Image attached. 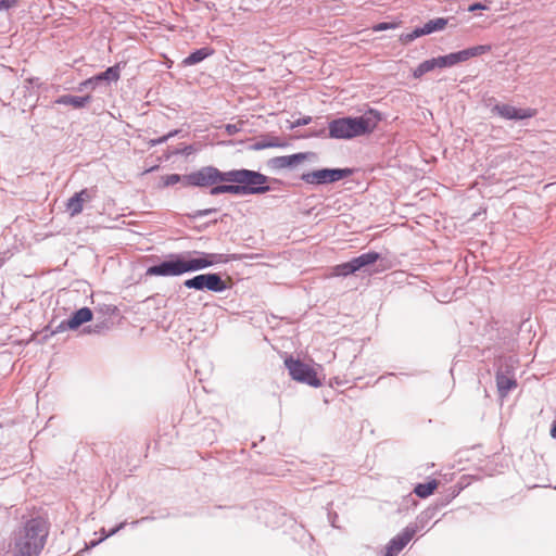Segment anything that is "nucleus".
<instances>
[{
  "mask_svg": "<svg viewBox=\"0 0 556 556\" xmlns=\"http://www.w3.org/2000/svg\"><path fill=\"white\" fill-rule=\"evenodd\" d=\"M415 533L414 528H405L389 542L384 556H396L409 543Z\"/></svg>",
  "mask_w": 556,
  "mask_h": 556,
  "instance_id": "nucleus-11",
  "label": "nucleus"
},
{
  "mask_svg": "<svg viewBox=\"0 0 556 556\" xmlns=\"http://www.w3.org/2000/svg\"><path fill=\"white\" fill-rule=\"evenodd\" d=\"M311 119H312V118H311L309 116H307V117H303V118H300V119H298L296 122H294V123L292 124L291 128H294V127H298V126H304V125H307V124H309Z\"/></svg>",
  "mask_w": 556,
  "mask_h": 556,
  "instance_id": "nucleus-26",
  "label": "nucleus"
},
{
  "mask_svg": "<svg viewBox=\"0 0 556 556\" xmlns=\"http://www.w3.org/2000/svg\"><path fill=\"white\" fill-rule=\"evenodd\" d=\"M381 121V114L370 109L357 117H340L329 123V137L334 139H352L371 134Z\"/></svg>",
  "mask_w": 556,
  "mask_h": 556,
  "instance_id": "nucleus-4",
  "label": "nucleus"
},
{
  "mask_svg": "<svg viewBox=\"0 0 556 556\" xmlns=\"http://www.w3.org/2000/svg\"><path fill=\"white\" fill-rule=\"evenodd\" d=\"M551 437L556 439V425L551 429Z\"/></svg>",
  "mask_w": 556,
  "mask_h": 556,
  "instance_id": "nucleus-32",
  "label": "nucleus"
},
{
  "mask_svg": "<svg viewBox=\"0 0 556 556\" xmlns=\"http://www.w3.org/2000/svg\"><path fill=\"white\" fill-rule=\"evenodd\" d=\"M90 101V96L86 97H76L64 94L55 100L58 104L71 105L75 109L84 108Z\"/></svg>",
  "mask_w": 556,
  "mask_h": 556,
  "instance_id": "nucleus-14",
  "label": "nucleus"
},
{
  "mask_svg": "<svg viewBox=\"0 0 556 556\" xmlns=\"http://www.w3.org/2000/svg\"><path fill=\"white\" fill-rule=\"evenodd\" d=\"M227 257L219 253L193 252L185 256L177 255L159 265L147 269L148 276H180L185 273L197 271L210 266L226 263Z\"/></svg>",
  "mask_w": 556,
  "mask_h": 556,
  "instance_id": "nucleus-2",
  "label": "nucleus"
},
{
  "mask_svg": "<svg viewBox=\"0 0 556 556\" xmlns=\"http://www.w3.org/2000/svg\"><path fill=\"white\" fill-rule=\"evenodd\" d=\"M395 27H396V24H394V23L383 22V23L374 25L372 30L374 31H382V30H388V29H394Z\"/></svg>",
  "mask_w": 556,
  "mask_h": 556,
  "instance_id": "nucleus-25",
  "label": "nucleus"
},
{
  "mask_svg": "<svg viewBox=\"0 0 556 556\" xmlns=\"http://www.w3.org/2000/svg\"><path fill=\"white\" fill-rule=\"evenodd\" d=\"M420 36H422V34H419V27H418V28L414 29L412 33L403 35L401 37V40H402V42L407 43V42L415 40L416 38H418Z\"/></svg>",
  "mask_w": 556,
  "mask_h": 556,
  "instance_id": "nucleus-24",
  "label": "nucleus"
},
{
  "mask_svg": "<svg viewBox=\"0 0 556 556\" xmlns=\"http://www.w3.org/2000/svg\"><path fill=\"white\" fill-rule=\"evenodd\" d=\"M486 9H488L486 5H484V4L480 3V2H476V3L471 4V5H469L468 11L473 12L476 10H486Z\"/></svg>",
  "mask_w": 556,
  "mask_h": 556,
  "instance_id": "nucleus-28",
  "label": "nucleus"
},
{
  "mask_svg": "<svg viewBox=\"0 0 556 556\" xmlns=\"http://www.w3.org/2000/svg\"><path fill=\"white\" fill-rule=\"evenodd\" d=\"M352 174L351 168H321L304 173L301 179L309 185H326L350 177Z\"/></svg>",
  "mask_w": 556,
  "mask_h": 556,
  "instance_id": "nucleus-7",
  "label": "nucleus"
},
{
  "mask_svg": "<svg viewBox=\"0 0 556 556\" xmlns=\"http://www.w3.org/2000/svg\"><path fill=\"white\" fill-rule=\"evenodd\" d=\"M121 73H119V65H114L109 67L103 73H100L99 75H96V80H113L117 81L119 79Z\"/></svg>",
  "mask_w": 556,
  "mask_h": 556,
  "instance_id": "nucleus-21",
  "label": "nucleus"
},
{
  "mask_svg": "<svg viewBox=\"0 0 556 556\" xmlns=\"http://www.w3.org/2000/svg\"><path fill=\"white\" fill-rule=\"evenodd\" d=\"M492 47L490 45H479L458 52L450 53L432 58L421 62L413 70V77L420 79L425 74L432 72L437 68L452 67L458 63L466 62L471 58L482 55L490 52Z\"/></svg>",
  "mask_w": 556,
  "mask_h": 556,
  "instance_id": "nucleus-5",
  "label": "nucleus"
},
{
  "mask_svg": "<svg viewBox=\"0 0 556 556\" xmlns=\"http://www.w3.org/2000/svg\"><path fill=\"white\" fill-rule=\"evenodd\" d=\"M184 285L187 288L197 290L207 289L214 292H220L226 289L225 282L217 274L198 275L191 279H187Z\"/></svg>",
  "mask_w": 556,
  "mask_h": 556,
  "instance_id": "nucleus-8",
  "label": "nucleus"
},
{
  "mask_svg": "<svg viewBox=\"0 0 556 556\" xmlns=\"http://www.w3.org/2000/svg\"><path fill=\"white\" fill-rule=\"evenodd\" d=\"M306 159V155L304 153H298L292 155H286V156H277L270 160V165L274 168L281 169L286 167L293 166L295 164H299L303 162Z\"/></svg>",
  "mask_w": 556,
  "mask_h": 556,
  "instance_id": "nucleus-12",
  "label": "nucleus"
},
{
  "mask_svg": "<svg viewBox=\"0 0 556 556\" xmlns=\"http://www.w3.org/2000/svg\"><path fill=\"white\" fill-rule=\"evenodd\" d=\"M285 365L293 380L306 383L315 388L321 386V381L317 376V371L312 366L293 357L286 358Z\"/></svg>",
  "mask_w": 556,
  "mask_h": 556,
  "instance_id": "nucleus-6",
  "label": "nucleus"
},
{
  "mask_svg": "<svg viewBox=\"0 0 556 556\" xmlns=\"http://www.w3.org/2000/svg\"><path fill=\"white\" fill-rule=\"evenodd\" d=\"M2 264H3V262H2V260L0 258V267L2 266Z\"/></svg>",
  "mask_w": 556,
  "mask_h": 556,
  "instance_id": "nucleus-33",
  "label": "nucleus"
},
{
  "mask_svg": "<svg viewBox=\"0 0 556 556\" xmlns=\"http://www.w3.org/2000/svg\"><path fill=\"white\" fill-rule=\"evenodd\" d=\"M96 194L93 189H83L76 192L66 203V211L71 216L80 214L84 210V204L89 202Z\"/></svg>",
  "mask_w": 556,
  "mask_h": 556,
  "instance_id": "nucleus-10",
  "label": "nucleus"
},
{
  "mask_svg": "<svg viewBox=\"0 0 556 556\" xmlns=\"http://www.w3.org/2000/svg\"><path fill=\"white\" fill-rule=\"evenodd\" d=\"M182 177L184 176H180L178 174L166 175V176L162 177L163 186L168 187V186L176 185L178 182H182Z\"/></svg>",
  "mask_w": 556,
  "mask_h": 556,
  "instance_id": "nucleus-23",
  "label": "nucleus"
},
{
  "mask_svg": "<svg viewBox=\"0 0 556 556\" xmlns=\"http://www.w3.org/2000/svg\"><path fill=\"white\" fill-rule=\"evenodd\" d=\"M213 54V50L210 49V48H202V49H199L194 52H192L189 56H187L184 61H182V64L185 66H190V65H194L201 61H203L205 58L210 56Z\"/></svg>",
  "mask_w": 556,
  "mask_h": 556,
  "instance_id": "nucleus-18",
  "label": "nucleus"
},
{
  "mask_svg": "<svg viewBox=\"0 0 556 556\" xmlns=\"http://www.w3.org/2000/svg\"><path fill=\"white\" fill-rule=\"evenodd\" d=\"M97 81H98V80H96V76H93V77L88 78V79H86L85 81H83V83L80 84V88L91 86V85H93V84H94V83H97Z\"/></svg>",
  "mask_w": 556,
  "mask_h": 556,
  "instance_id": "nucleus-30",
  "label": "nucleus"
},
{
  "mask_svg": "<svg viewBox=\"0 0 556 556\" xmlns=\"http://www.w3.org/2000/svg\"><path fill=\"white\" fill-rule=\"evenodd\" d=\"M261 148H268V147H283V143L279 141L278 138H276L274 141H270L268 143H264L260 146Z\"/></svg>",
  "mask_w": 556,
  "mask_h": 556,
  "instance_id": "nucleus-29",
  "label": "nucleus"
},
{
  "mask_svg": "<svg viewBox=\"0 0 556 556\" xmlns=\"http://www.w3.org/2000/svg\"><path fill=\"white\" fill-rule=\"evenodd\" d=\"M379 258H380L379 253L367 252L357 257H354L352 261L355 265L356 270H359L361 268H363L365 266L376 263Z\"/></svg>",
  "mask_w": 556,
  "mask_h": 556,
  "instance_id": "nucleus-17",
  "label": "nucleus"
},
{
  "mask_svg": "<svg viewBox=\"0 0 556 556\" xmlns=\"http://www.w3.org/2000/svg\"><path fill=\"white\" fill-rule=\"evenodd\" d=\"M92 312L88 307H83L76 311L73 316L66 321L67 328L74 330L77 329L85 323H88L92 319Z\"/></svg>",
  "mask_w": 556,
  "mask_h": 556,
  "instance_id": "nucleus-13",
  "label": "nucleus"
},
{
  "mask_svg": "<svg viewBox=\"0 0 556 556\" xmlns=\"http://www.w3.org/2000/svg\"><path fill=\"white\" fill-rule=\"evenodd\" d=\"M496 384H497L498 392L503 396L506 395L510 390H513L514 388L517 387L516 381L513 378L507 377L505 375H497Z\"/></svg>",
  "mask_w": 556,
  "mask_h": 556,
  "instance_id": "nucleus-19",
  "label": "nucleus"
},
{
  "mask_svg": "<svg viewBox=\"0 0 556 556\" xmlns=\"http://www.w3.org/2000/svg\"><path fill=\"white\" fill-rule=\"evenodd\" d=\"M492 112L505 119H526L536 115L535 109H517L510 104L502 103L496 104Z\"/></svg>",
  "mask_w": 556,
  "mask_h": 556,
  "instance_id": "nucleus-9",
  "label": "nucleus"
},
{
  "mask_svg": "<svg viewBox=\"0 0 556 556\" xmlns=\"http://www.w3.org/2000/svg\"><path fill=\"white\" fill-rule=\"evenodd\" d=\"M355 271H357V270L355 268L353 261L351 260L350 262L342 263V264H339V265H336L334 267H332L331 275L345 277L351 274H354Z\"/></svg>",
  "mask_w": 556,
  "mask_h": 556,
  "instance_id": "nucleus-20",
  "label": "nucleus"
},
{
  "mask_svg": "<svg viewBox=\"0 0 556 556\" xmlns=\"http://www.w3.org/2000/svg\"><path fill=\"white\" fill-rule=\"evenodd\" d=\"M244 124H245L244 121L239 119L236 124H227L225 126V130H226L227 135L232 136V135H236L237 132L241 131Z\"/></svg>",
  "mask_w": 556,
  "mask_h": 556,
  "instance_id": "nucleus-22",
  "label": "nucleus"
},
{
  "mask_svg": "<svg viewBox=\"0 0 556 556\" xmlns=\"http://www.w3.org/2000/svg\"><path fill=\"white\" fill-rule=\"evenodd\" d=\"M49 535V523L41 517H35L24 523L14 533L9 554L11 556H39Z\"/></svg>",
  "mask_w": 556,
  "mask_h": 556,
  "instance_id": "nucleus-3",
  "label": "nucleus"
},
{
  "mask_svg": "<svg viewBox=\"0 0 556 556\" xmlns=\"http://www.w3.org/2000/svg\"><path fill=\"white\" fill-rule=\"evenodd\" d=\"M447 25V20L443 17H438L434 20H430L422 27H419V34L429 35L438 30H443Z\"/></svg>",
  "mask_w": 556,
  "mask_h": 556,
  "instance_id": "nucleus-16",
  "label": "nucleus"
},
{
  "mask_svg": "<svg viewBox=\"0 0 556 556\" xmlns=\"http://www.w3.org/2000/svg\"><path fill=\"white\" fill-rule=\"evenodd\" d=\"M15 0H2L0 1V10L10 9L11 7L15 5Z\"/></svg>",
  "mask_w": 556,
  "mask_h": 556,
  "instance_id": "nucleus-27",
  "label": "nucleus"
},
{
  "mask_svg": "<svg viewBox=\"0 0 556 556\" xmlns=\"http://www.w3.org/2000/svg\"><path fill=\"white\" fill-rule=\"evenodd\" d=\"M439 484L440 482L435 479H432L426 483H418L414 488V493L420 498H426L434 493Z\"/></svg>",
  "mask_w": 556,
  "mask_h": 556,
  "instance_id": "nucleus-15",
  "label": "nucleus"
},
{
  "mask_svg": "<svg viewBox=\"0 0 556 556\" xmlns=\"http://www.w3.org/2000/svg\"><path fill=\"white\" fill-rule=\"evenodd\" d=\"M172 136H173V134H169V135H167V136H165V137H162V138L157 139V140L153 141V144L162 143V142H164L167 138H169V137H172Z\"/></svg>",
  "mask_w": 556,
  "mask_h": 556,
  "instance_id": "nucleus-31",
  "label": "nucleus"
},
{
  "mask_svg": "<svg viewBox=\"0 0 556 556\" xmlns=\"http://www.w3.org/2000/svg\"><path fill=\"white\" fill-rule=\"evenodd\" d=\"M268 177L250 169L220 172L214 166H204L182 177L185 187H211L210 194H261L269 191Z\"/></svg>",
  "mask_w": 556,
  "mask_h": 556,
  "instance_id": "nucleus-1",
  "label": "nucleus"
}]
</instances>
